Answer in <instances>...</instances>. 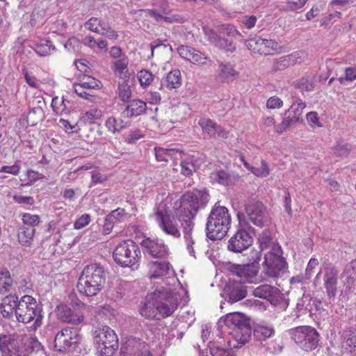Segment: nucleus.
<instances>
[{
    "label": "nucleus",
    "instance_id": "obj_2",
    "mask_svg": "<svg viewBox=\"0 0 356 356\" xmlns=\"http://www.w3.org/2000/svg\"><path fill=\"white\" fill-rule=\"evenodd\" d=\"M106 283V272L100 264L87 265L83 270L76 287L78 291L87 297L97 296Z\"/></svg>",
    "mask_w": 356,
    "mask_h": 356
},
{
    "label": "nucleus",
    "instance_id": "obj_7",
    "mask_svg": "<svg viewBox=\"0 0 356 356\" xmlns=\"http://www.w3.org/2000/svg\"><path fill=\"white\" fill-rule=\"evenodd\" d=\"M179 222L183 227L184 238L189 248L193 243L192 230L194 223L193 220L200 209V202H180Z\"/></svg>",
    "mask_w": 356,
    "mask_h": 356
},
{
    "label": "nucleus",
    "instance_id": "obj_42",
    "mask_svg": "<svg viewBox=\"0 0 356 356\" xmlns=\"http://www.w3.org/2000/svg\"><path fill=\"white\" fill-rule=\"evenodd\" d=\"M275 288L268 284H263L257 287L254 291L253 295L263 299L271 298L273 294Z\"/></svg>",
    "mask_w": 356,
    "mask_h": 356
},
{
    "label": "nucleus",
    "instance_id": "obj_30",
    "mask_svg": "<svg viewBox=\"0 0 356 356\" xmlns=\"http://www.w3.org/2000/svg\"><path fill=\"white\" fill-rule=\"evenodd\" d=\"M341 277L343 279L345 284L352 286L355 284L356 282V258L346 265L341 273Z\"/></svg>",
    "mask_w": 356,
    "mask_h": 356
},
{
    "label": "nucleus",
    "instance_id": "obj_57",
    "mask_svg": "<svg viewBox=\"0 0 356 356\" xmlns=\"http://www.w3.org/2000/svg\"><path fill=\"white\" fill-rule=\"evenodd\" d=\"M178 84V74L177 70L169 72L166 76V87L169 90L176 89Z\"/></svg>",
    "mask_w": 356,
    "mask_h": 356
},
{
    "label": "nucleus",
    "instance_id": "obj_59",
    "mask_svg": "<svg viewBox=\"0 0 356 356\" xmlns=\"http://www.w3.org/2000/svg\"><path fill=\"white\" fill-rule=\"evenodd\" d=\"M59 126L69 134L77 133L79 130V127L76 124L72 125L68 120L65 119H60L59 120Z\"/></svg>",
    "mask_w": 356,
    "mask_h": 356
},
{
    "label": "nucleus",
    "instance_id": "obj_4",
    "mask_svg": "<svg viewBox=\"0 0 356 356\" xmlns=\"http://www.w3.org/2000/svg\"><path fill=\"white\" fill-rule=\"evenodd\" d=\"M17 320L23 323H30L29 329L31 331H36L42 325L43 315L41 309L38 307L35 298L31 296H24L17 304L15 310Z\"/></svg>",
    "mask_w": 356,
    "mask_h": 356
},
{
    "label": "nucleus",
    "instance_id": "obj_52",
    "mask_svg": "<svg viewBox=\"0 0 356 356\" xmlns=\"http://www.w3.org/2000/svg\"><path fill=\"white\" fill-rule=\"evenodd\" d=\"M215 45L226 51L232 52L236 49L235 44L232 39L229 40L221 37H219Z\"/></svg>",
    "mask_w": 356,
    "mask_h": 356
},
{
    "label": "nucleus",
    "instance_id": "obj_39",
    "mask_svg": "<svg viewBox=\"0 0 356 356\" xmlns=\"http://www.w3.org/2000/svg\"><path fill=\"white\" fill-rule=\"evenodd\" d=\"M209 197L208 191L203 188L188 192L183 195L182 200H205Z\"/></svg>",
    "mask_w": 356,
    "mask_h": 356
},
{
    "label": "nucleus",
    "instance_id": "obj_32",
    "mask_svg": "<svg viewBox=\"0 0 356 356\" xmlns=\"http://www.w3.org/2000/svg\"><path fill=\"white\" fill-rule=\"evenodd\" d=\"M240 159L243 163L244 166L258 177H266L270 173L268 165L264 161H261L260 167H253L245 161V158L243 155L240 156Z\"/></svg>",
    "mask_w": 356,
    "mask_h": 356
},
{
    "label": "nucleus",
    "instance_id": "obj_15",
    "mask_svg": "<svg viewBox=\"0 0 356 356\" xmlns=\"http://www.w3.org/2000/svg\"><path fill=\"white\" fill-rule=\"evenodd\" d=\"M247 47L254 53L259 54H273L279 49L278 44L273 40L252 38L246 42Z\"/></svg>",
    "mask_w": 356,
    "mask_h": 356
},
{
    "label": "nucleus",
    "instance_id": "obj_55",
    "mask_svg": "<svg viewBox=\"0 0 356 356\" xmlns=\"http://www.w3.org/2000/svg\"><path fill=\"white\" fill-rule=\"evenodd\" d=\"M296 122L293 121L289 115H285V118L283 119L281 123L275 125V131L278 134H282L286 131L289 127L296 124Z\"/></svg>",
    "mask_w": 356,
    "mask_h": 356
},
{
    "label": "nucleus",
    "instance_id": "obj_45",
    "mask_svg": "<svg viewBox=\"0 0 356 356\" xmlns=\"http://www.w3.org/2000/svg\"><path fill=\"white\" fill-rule=\"evenodd\" d=\"M102 115V112L99 109H90L88 111L86 112L83 115L81 119L85 123L92 124L95 120L99 119Z\"/></svg>",
    "mask_w": 356,
    "mask_h": 356
},
{
    "label": "nucleus",
    "instance_id": "obj_54",
    "mask_svg": "<svg viewBox=\"0 0 356 356\" xmlns=\"http://www.w3.org/2000/svg\"><path fill=\"white\" fill-rule=\"evenodd\" d=\"M74 90L75 93L83 99H90V97H94L93 94L88 92L89 90L86 86L82 85V82L81 81L80 83L74 84Z\"/></svg>",
    "mask_w": 356,
    "mask_h": 356
},
{
    "label": "nucleus",
    "instance_id": "obj_19",
    "mask_svg": "<svg viewBox=\"0 0 356 356\" xmlns=\"http://www.w3.org/2000/svg\"><path fill=\"white\" fill-rule=\"evenodd\" d=\"M56 314L64 322L79 323L83 321V316L78 309H72L65 305H60L56 308Z\"/></svg>",
    "mask_w": 356,
    "mask_h": 356
},
{
    "label": "nucleus",
    "instance_id": "obj_9",
    "mask_svg": "<svg viewBox=\"0 0 356 356\" xmlns=\"http://www.w3.org/2000/svg\"><path fill=\"white\" fill-rule=\"evenodd\" d=\"M171 204V202H170ZM170 206L164 202H161L156 207L154 215L155 220L159 227L168 234L175 235L178 232L177 222Z\"/></svg>",
    "mask_w": 356,
    "mask_h": 356
},
{
    "label": "nucleus",
    "instance_id": "obj_36",
    "mask_svg": "<svg viewBox=\"0 0 356 356\" xmlns=\"http://www.w3.org/2000/svg\"><path fill=\"white\" fill-rule=\"evenodd\" d=\"M219 69L220 77L227 81L234 80L238 74L237 72L234 68V66L230 63H221L219 65Z\"/></svg>",
    "mask_w": 356,
    "mask_h": 356
},
{
    "label": "nucleus",
    "instance_id": "obj_41",
    "mask_svg": "<svg viewBox=\"0 0 356 356\" xmlns=\"http://www.w3.org/2000/svg\"><path fill=\"white\" fill-rule=\"evenodd\" d=\"M106 127L112 133L119 132L126 127V122L120 118L110 117L106 121Z\"/></svg>",
    "mask_w": 356,
    "mask_h": 356
},
{
    "label": "nucleus",
    "instance_id": "obj_60",
    "mask_svg": "<svg viewBox=\"0 0 356 356\" xmlns=\"http://www.w3.org/2000/svg\"><path fill=\"white\" fill-rule=\"evenodd\" d=\"M283 106V101L277 96L270 97L266 102V107L269 109L280 108Z\"/></svg>",
    "mask_w": 356,
    "mask_h": 356
},
{
    "label": "nucleus",
    "instance_id": "obj_10",
    "mask_svg": "<svg viewBox=\"0 0 356 356\" xmlns=\"http://www.w3.org/2000/svg\"><path fill=\"white\" fill-rule=\"evenodd\" d=\"M285 267L280 248L274 247L266 254L264 261V272L268 277H276Z\"/></svg>",
    "mask_w": 356,
    "mask_h": 356
},
{
    "label": "nucleus",
    "instance_id": "obj_25",
    "mask_svg": "<svg viewBox=\"0 0 356 356\" xmlns=\"http://www.w3.org/2000/svg\"><path fill=\"white\" fill-rule=\"evenodd\" d=\"M22 350L17 348V342L10 334H0V351L3 356H8L16 351Z\"/></svg>",
    "mask_w": 356,
    "mask_h": 356
},
{
    "label": "nucleus",
    "instance_id": "obj_49",
    "mask_svg": "<svg viewBox=\"0 0 356 356\" xmlns=\"http://www.w3.org/2000/svg\"><path fill=\"white\" fill-rule=\"evenodd\" d=\"M118 96L124 102L129 101L131 97V87L125 81L119 84Z\"/></svg>",
    "mask_w": 356,
    "mask_h": 356
},
{
    "label": "nucleus",
    "instance_id": "obj_1",
    "mask_svg": "<svg viewBox=\"0 0 356 356\" xmlns=\"http://www.w3.org/2000/svg\"><path fill=\"white\" fill-rule=\"evenodd\" d=\"M148 277L150 279L163 277L168 289L156 291L148 294L140 306V314L148 319H160L170 316L177 309V300L173 291L178 281L175 271L168 262L155 261L149 262Z\"/></svg>",
    "mask_w": 356,
    "mask_h": 356
},
{
    "label": "nucleus",
    "instance_id": "obj_12",
    "mask_svg": "<svg viewBox=\"0 0 356 356\" xmlns=\"http://www.w3.org/2000/svg\"><path fill=\"white\" fill-rule=\"evenodd\" d=\"M80 341V335L76 329L67 327L57 333L55 346L60 351L71 350L76 348Z\"/></svg>",
    "mask_w": 356,
    "mask_h": 356
},
{
    "label": "nucleus",
    "instance_id": "obj_11",
    "mask_svg": "<svg viewBox=\"0 0 356 356\" xmlns=\"http://www.w3.org/2000/svg\"><path fill=\"white\" fill-rule=\"evenodd\" d=\"M222 321L225 326L234 330L235 339L238 341V343L243 345L248 342L249 335L243 334L241 337H238L241 333L240 331L243 327H246L248 323L245 316L243 314L240 312L227 314L223 318Z\"/></svg>",
    "mask_w": 356,
    "mask_h": 356
},
{
    "label": "nucleus",
    "instance_id": "obj_3",
    "mask_svg": "<svg viewBox=\"0 0 356 356\" xmlns=\"http://www.w3.org/2000/svg\"><path fill=\"white\" fill-rule=\"evenodd\" d=\"M231 225L232 216L228 209L216 204L207 220V236L211 241L221 240L227 234Z\"/></svg>",
    "mask_w": 356,
    "mask_h": 356
},
{
    "label": "nucleus",
    "instance_id": "obj_47",
    "mask_svg": "<svg viewBox=\"0 0 356 356\" xmlns=\"http://www.w3.org/2000/svg\"><path fill=\"white\" fill-rule=\"evenodd\" d=\"M138 79L143 87L148 86L154 79V75L149 70H142L138 72Z\"/></svg>",
    "mask_w": 356,
    "mask_h": 356
},
{
    "label": "nucleus",
    "instance_id": "obj_16",
    "mask_svg": "<svg viewBox=\"0 0 356 356\" xmlns=\"http://www.w3.org/2000/svg\"><path fill=\"white\" fill-rule=\"evenodd\" d=\"M86 29L105 36L109 40H116L118 38V33L113 30L109 24L104 22L97 17L90 18L85 24Z\"/></svg>",
    "mask_w": 356,
    "mask_h": 356
},
{
    "label": "nucleus",
    "instance_id": "obj_20",
    "mask_svg": "<svg viewBox=\"0 0 356 356\" xmlns=\"http://www.w3.org/2000/svg\"><path fill=\"white\" fill-rule=\"evenodd\" d=\"M259 269V264L257 263H251L243 265H234L232 266V272L245 282H252V279L257 275Z\"/></svg>",
    "mask_w": 356,
    "mask_h": 356
},
{
    "label": "nucleus",
    "instance_id": "obj_33",
    "mask_svg": "<svg viewBox=\"0 0 356 356\" xmlns=\"http://www.w3.org/2000/svg\"><path fill=\"white\" fill-rule=\"evenodd\" d=\"M305 107L306 104L301 99H298L295 103L292 104L290 108L285 111L284 115H289L297 123L300 122L302 111Z\"/></svg>",
    "mask_w": 356,
    "mask_h": 356
},
{
    "label": "nucleus",
    "instance_id": "obj_43",
    "mask_svg": "<svg viewBox=\"0 0 356 356\" xmlns=\"http://www.w3.org/2000/svg\"><path fill=\"white\" fill-rule=\"evenodd\" d=\"M123 356H152L149 352V347L143 342H138L129 353Z\"/></svg>",
    "mask_w": 356,
    "mask_h": 356
},
{
    "label": "nucleus",
    "instance_id": "obj_21",
    "mask_svg": "<svg viewBox=\"0 0 356 356\" xmlns=\"http://www.w3.org/2000/svg\"><path fill=\"white\" fill-rule=\"evenodd\" d=\"M145 252L153 257H163L167 254V248L161 241L145 238L141 242Z\"/></svg>",
    "mask_w": 356,
    "mask_h": 356
},
{
    "label": "nucleus",
    "instance_id": "obj_51",
    "mask_svg": "<svg viewBox=\"0 0 356 356\" xmlns=\"http://www.w3.org/2000/svg\"><path fill=\"white\" fill-rule=\"evenodd\" d=\"M23 222L22 226H28L34 227L40 223V219L38 215H32L31 213H24L22 217Z\"/></svg>",
    "mask_w": 356,
    "mask_h": 356
},
{
    "label": "nucleus",
    "instance_id": "obj_14",
    "mask_svg": "<svg viewBox=\"0 0 356 356\" xmlns=\"http://www.w3.org/2000/svg\"><path fill=\"white\" fill-rule=\"evenodd\" d=\"M253 239L250 233L240 228L229 240L228 250L234 252H241L252 244Z\"/></svg>",
    "mask_w": 356,
    "mask_h": 356
},
{
    "label": "nucleus",
    "instance_id": "obj_40",
    "mask_svg": "<svg viewBox=\"0 0 356 356\" xmlns=\"http://www.w3.org/2000/svg\"><path fill=\"white\" fill-rule=\"evenodd\" d=\"M44 118V111L40 106L31 108L27 114V122L31 126L36 125Z\"/></svg>",
    "mask_w": 356,
    "mask_h": 356
},
{
    "label": "nucleus",
    "instance_id": "obj_46",
    "mask_svg": "<svg viewBox=\"0 0 356 356\" xmlns=\"http://www.w3.org/2000/svg\"><path fill=\"white\" fill-rule=\"evenodd\" d=\"M81 81L82 82V85L86 86L89 90L99 89L102 87L101 81L90 76L84 75L81 79Z\"/></svg>",
    "mask_w": 356,
    "mask_h": 356
},
{
    "label": "nucleus",
    "instance_id": "obj_64",
    "mask_svg": "<svg viewBox=\"0 0 356 356\" xmlns=\"http://www.w3.org/2000/svg\"><path fill=\"white\" fill-rule=\"evenodd\" d=\"M211 354L213 356H236L231 349H225L220 347L212 349Z\"/></svg>",
    "mask_w": 356,
    "mask_h": 356
},
{
    "label": "nucleus",
    "instance_id": "obj_17",
    "mask_svg": "<svg viewBox=\"0 0 356 356\" xmlns=\"http://www.w3.org/2000/svg\"><path fill=\"white\" fill-rule=\"evenodd\" d=\"M338 274L337 269L332 264L324 265L323 284L330 298H334L337 295Z\"/></svg>",
    "mask_w": 356,
    "mask_h": 356
},
{
    "label": "nucleus",
    "instance_id": "obj_29",
    "mask_svg": "<svg viewBox=\"0 0 356 356\" xmlns=\"http://www.w3.org/2000/svg\"><path fill=\"white\" fill-rule=\"evenodd\" d=\"M35 233V229L28 226H21L19 228L17 237L19 243L29 247L31 245Z\"/></svg>",
    "mask_w": 356,
    "mask_h": 356
},
{
    "label": "nucleus",
    "instance_id": "obj_18",
    "mask_svg": "<svg viewBox=\"0 0 356 356\" xmlns=\"http://www.w3.org/2000/svg\"><path fill=\"white\" fill-rule=\"evenodd\" d=\"M240 179V175L235 172H228L224 170H215L209 176V181L212 184H219L225 186L235 185Z\"/></svg>",
    "mask_w": 356,
    "mask_h": 356
},
{
    "label": "nucleus",
    "instance_id": "obj_31",
    "mask_svg": "<svg viewBox=\"0 0 356 356\" xmlns=\"http://www.w3.org/2000/svg\"><path fill=\"white\" fill-rule=\"evenodd\" d=\"M129 59L127 57L122 58L112 63L111 69L114 74L120 79H125L129 77L128 71Z\"/></svg>",
    "mask_w": 356,
    "mask_h": 356
},
{
    "label": "nucleus",
    "instance_id": "obj_37",
    "mask_svg": "<svg viewBox=\"0 0 356 356\" xmlns=\"http://www.w3.org/2000/svg\"><path fill=\"white\" fill-rule=\"evenodd\" d=\"M33 49L40 56H46L54 51L56 48L50 40H43L35 44Z\"/></svg>",
    "mask_w": 356,
    "mask_h": 356
},
{
    "label": "nucleus",
    "instance_id": "obj_27",
    "mask_svg": "<svg viewBox=\"0 0 356 356\" xmlns=\"http://www.w3.org/2000/svg\"><path fill=\"white\" fill-rule=\"evenodd\" d=\"M181 173L182 175L188 178L189 182L188 183V185L191 186L192 181L190 177L193 175V172H195L197 169L196 161L194 157L191 156H186L183 155L181 156Z\"/></svg>",
    "mask_w": 356,
    "mask_h": 356
},
{
    "label": "nucleus",
    "instance_id": "obj_6",
    "mask_svg": "<svg viewBox=\"0 0 356 356\" xmlns=\"http://www.w3.org/2000/svg\"><path fill=\"white\" fill-rule=\"evenodd\" d=\"M94 343L103 356H112L118 347L115 332L106 325L99 326L93 333Z\"/></svg>",
    "mask_w": 356,
    "mask_h": 356
},
{
    "label": "nucleus",
    "instance_id": "obj_13",
    "mask_svg": "<svg viewBox=\"0 0 356 356\" xmlns=\"http://www.w3.org/2000/svg\"><path fill=\"white\" fill-rule=\"evenodd\" d=\"M243 203L244 212L238 211L237 217L239 224L241 225V219L246 214L252 223L257 226H261L264 222V211L261 202H242Z\"/></svg>",
    "mask_w": 356,
    "mask_h": 356
},
{
    "label": "nucleus",
    "instance_id": "obj_56",
    "mask_svg": "<svg viewBox=\"0 0 356 356\" xmlns=\"http://www.w3.org/2000/svg\"><path fill=\"white\" fill-rule=\"evenodd\" d=\"M90 221L91 217L89 214H82L74 222V228L78 230L81 229L88 225Z\"/></svg>",
    "mask_w": 356,
    "mask_h": 356
},
{
    "label": "nucleus",
    "instance_id": "obj_23",
    "mask_svg": "<svg viewBox=\"0 0 356 356\" xmlns=\"http://www.w3.org/2000/svg\"><path fill=\"white\" fill-rule=\"evenodd\" d=\"M179 56L195 65H206L208 58L200 51L188 46H179Z\"/></svg>",
    "mask_w": 356,
    "mask_h": 356
},
{
    "label": "nucleus",
    "instance_id": "obj_8",
    "mask_svg": "<svg viewBox=\"0 0 356 356\" xmlns=\"http://www.w3.org/2000/svg\"><path fill=\"white\" fill-rule=\"evenodd\" d=\"M291 338L305 351L316 349L319 342V333L311 326H300L291 330Z\"/></svg>",
    "mask_w": 356,
    "mask_h": 356
},
{
    "label": "nucleus",
    "instance_id": "obj_61",
    "mask_svg": "<svg viewBox=\"0 0 356 356\" xmlns=\"http://www.w3.org/2000/svg\"><path fill=\"white\" fill-rule=\"evenodd\" d=\"M356 79V68L349 67L345 70V76L339 78V81L341 83H344L345 81H354Z\"/></svg>",
    "mask_w": 356,
    "mask_h": 356
},
{
    "label": "nucleus",
    "instance_id": "obj_24",
    "mask_svg": "<svg viewBox=\"0 0 356 356\" xmlns=\"http://www.w3.org/2000/svg\"><path fill=\"white\" fill-rule=\"evenodd\" d=\"M18 302L19 299L16 296L9 295L4 297L0 304V313L4 318H10L13 314H15Z\"/></svg>",
    "mask_w": 356,
    "mask_h": 356
},
{
    "label": "nucleus",
    "instance_id": "obj_35",
    "mask_svg": "<svg viewBox=\"0 0 356 356\" xmlns=\"http://www.w3.org/2000/svg\"><path fill=\"white\" fill-rule=\"evenodd\" d=\"M356 351V334L352 332L342 345V354L345 356H355Z\"/></svg>",
    "mask_w": 356,
    "mask_h": 356
},
{
    "label": "nucleus",
    "instance_id": "obj_22",
    "mask_svg": "<svg viewBox=\"0 0 356 356\" xmlns=\"http://www.w3.org/2000/svg\"><path fill=\"white\" fill-rule=\"evenodd\" d=\"M199 126L204 133L210 137L227 138L228 133L221 127L218 126L216 122L207 118H201L198 121Z\"/></svg>",
    "mask_w": 356,
    "mask_h": 356
},
{
    "label": "nucleus",
    "instance_id": "obj_28",
    "mask_svg": "<svg viewBox=\"0 0 356 356\" xmlns=\"http://www.w3.org/2000/svg\"><path fill=\"white\" fill-rule=\"evenodd\" d=\"M146 103L140 99H134L129 102L122 112V115L127 118L138 116L143 114L146 110Z\"/></svg>",
    "mask_w": 356,
    "mask_h": 356
},
{
    "label": "nucleus",
    "instance_id": "obj_44",
    "mask_svg": "<svg viewBox=\"0 0 356 356\" xmlns=\"http://www.w3.org/2000/svg\"><path fill=\"white\" fill-rule=\"evenodd\" d=\"M275 333L274 329L270 326L259 325L254 332L255 337L259 340L270 338Z\"/></svg>",
    "mask_w": 356,
    "mask_h": 356
},
{
    "label": "nucleus",
    "instance_id": "obj_62",
    "mask_svg": "<svg viewBox=\"0 0 356 356\" xmlns=\"http://www.w3.org/2000/svg\"><path fill=\"white\" fill-rule=\"evenodd\" d=\"M305 4V0H288L286 4V9L294 11L302 8Z\"/></svg>",
    "mask_w": 356,
    "mask_h": 356
},
{
    "label": "nucleus",
    "instance_id": "obj_58",
    "mask_svg": "<svg viewBox=\"0 0 356 356\" xmlns=\"http://www.w3.org/2000/svg\"><path fill=\"white\" fill-rule=\"evenodd\" d=\"M155 156L159 161H168V153H175L177 152V150L175 149H163V148H155Z\"/></svg>",
    "mask_w": 356,
    "mask_h": 356
},
{
    "label": "nucleus",
    "instance_id": "obj_63",
    "mask_svg": "<svg viewBox=\"0 0 356 356\" xmlns=\"http://www.w3.org/2000/svg\"><path fill=\"white\" fill-rule=\"evenodd\" d=\"M224 33L227 35V36L232 38H237L238 37H243L241 33L235 29L234 26L231 25H227L223 26L222 28Z\"/></svg>",
    "mask_w": 356,
    "mask_h": 356
},
{
    "label": "nucleus",
    "instance_id": "obj_26",
    "mask_svg": "<svg viewBox=\"0 0 356 356\" xmlns=\"http://www.w3.org/2000/svg\"><path fill=\"white\" fill-rule=\"evenodd\" d=\"M154 9L149 11L151 16L154 17L157 21L164 19L168 21L170 17L163 16V15H168L170 13L169 5L166 0H154Z\"/></svg>",
    "mask_w": 356,
    "mask_h": 356
},
{
    "label": "nucleus",
    "instance_id": "obj_38",
    "mask_svg": "<svg viewBox=\"0 0 356 356\" xmlns=\"http://www.w3.org/2000/svg\"><path fill=\"white\" fill-rule=\"evenodd\" d=\"M247 295V291L241 284H233L229 288V298L233 302H237L243 299Z\"/></svg>",
    "mask_w": 356,
    "mask_h": 356
},
{
    "label": "nucleus",
    "instance_id": "obj_53",
    "mask_svg": "<svg viewBox=\"0 0 356 356\" xmlns=\"http://www.w3.org/2000/svg\"><path fill=\"white\" fill-rule=\"evenodd\" d=\"M24 353L26 352H33L38 351L41 348V343L38 341L36 337H29L28 338L24 343Z\"/></svg>",
    "mask_w": 356,
    "mask_h": 356
},
{
    "label": "nucleus",
    "instance_id": "obj_5",
    "mask_svg": "<svg viewBox=\"0 0 356 356\" xmlns=\"http://www.w3.org/2000/svg\"><path fill=\"white\" fill-rule=\"evenodd\" d=\"M113 259L122 267L137 268L140 257L138 245L131 240L124 241L114 250Z\"/></svg>",
    "mask_w": 356,
    "mask_h": 356
},
{
    "label": "nucleus",
    "instance_id": "obj_48",
    "mask_svg": "<svg viewBox=\"0 0 356 356\" xmlns=\"http://www.w3.org/2000/svg\"><path fill=\"white\" fill-rule=\"evenodd\" d=\"M306 120L308 124L312 129L321 128L323 126L322 120L318 117V115L315 111L309 112L306 115Z\"/></svg>",
    "mask_w": 356,
    "mask_h": 356
},
{
    "label": "nucleus",
    "instance_id": "obj_34",
    "mask_svg": "<svg viewBox=\"0 0 356 356\" xmlns=\"http://www.w3.org/2000/svg\"><path fill=\"white\" fill-rule=\"evenodd\" d=\"M13 284V278L7 269L0 270V293L4 294L10 291Z\"/></svg>",
    "mask_w": 356,
    "mask_h": 356
},
{
    "label": "nucleus",
    "instance_id": "obj_50",
    "mask_svg": "<svg viewBox=\"0 0 356 356\" xmlns=\"http://www.w3.org/2000/svg\"><path fill=\"white\" fill-rule=\"evenodd\" d=\"M51 107L57 114L67 113V105L64 99H60L58 97H54L51 101Z\"/></svg>",
    "mask_w": 356,
    "mask_h": 356
}]
</instances>
